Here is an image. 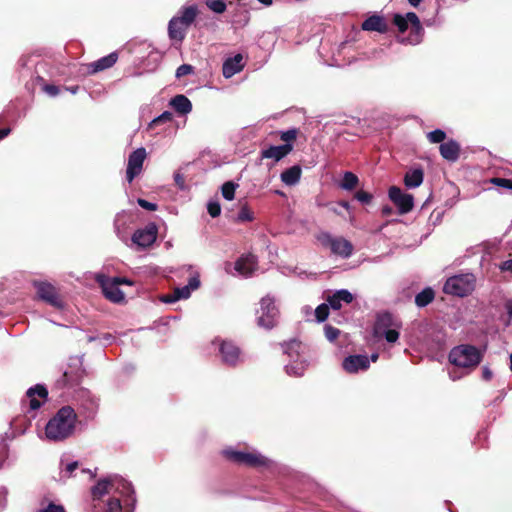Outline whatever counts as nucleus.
<instances>
[{
  "label": "nucleus",
  "instance_id": "7",
  "mask_svg": "<svg viewBox=\"0 0 512 512\" xmlns=\"http://www.w3.org/2000/svg\"><path fill=\"white\" fill-rule=\"evenodd\" d=\"M222 455L228 461L238 465H245L247 467L258 468L269 465V460L257 452H243L227 448L222 451Z\"/></svg>",
  "mask_w": 512,
  "mask_h": 512
},
{
  "label": "nucleus",
  "instance_id": "3",
  "mask_svg": "<svg viewBox=\"0 0 512 512\" xmlns=\"http://www.w3.org/2000/svg\"><path fill=\"white\" fill-rule=\"evenodd\" d=\"M448 358L450 363L457 367L473 370L482 361L483 354L473 345L462 344L454 347L450 351Z\"/></svg>",
  "mask_w": 512,
  "mask_h": 512
},
{
  "label": "nucleus",
  "instance_id": "35",
  "mask_svg": "<svg viewBox=\"0 0 512 512\" xmlns=\"http://www.w3.org/2000/svg\"><path fill=\"white\" fill-rule=\"evenodd\" d=\"M206 6L213 12L222 14L226 11L227 5L224 0H206Z\"/></svg>",
  "mask_w": 512,
  "mask_h": 512
},
{
  "label": "nucleus",
  "instance_id": "28",
  "mask_svg": "<svg viewBox=\"0 0 512 512\" xmlns=\"http://www.w3.org/2000/svg\"><path fill=\"white\" fill-rule=\"evenodd\" d=\"M424 179V172L422 169H414L407 172L404 177V184L408 188H416L420 186Z\"/></svg>",
  "mask_w": 512,
  "mask_h": 512
},
{
  "label": "nucleus",
  "instance_id": "61",
  "mask_svg": "<svg viewBox=\"0 0 512 512\" xmlns=\"http://www.w3.org/2000/svg\"><path fill=\"white\" fill-rule=\"evenodd\" d=\"M378 357H379V355L377 353H374V354L371 355L370 359H371L372 362H376Z\"/></svg>",
  "mask_w": 512,
  "mask_h": 512
},
{
  "label": "nucleus",
  "instance_id": "30",
  "mask_svg": "<svg viewBox=\"0 0 512 512\" xmlns=\"http://www.w3.org/2000/svg\"><path fill=\"white\" fill-rule=\"evenodd\" d=\"M189 296H190L189 286H185L182 288L175 289L173 294L165 296L162 300L166 303H173L180 299H186Z\"/></svg>",
  "mask_w": 512,
  "mask_h": 512
},
{
  "label": "nucleus",
  "instance_id": "8",
  "mask_svg": "<svg viewBox=\"0 0 512 512\" xmlns=\"http://www.w3.org/2000/svg\"><path fill=\"white\" fill-rule=\"evenodd\" d=\"M475 288V277L473 274H461L448 278L444 284L443 291L446 294L464 297L469 295Z\"/></svg>",
  "mask_w": 512,
  "mask_h": 512
},
{
  "label": "nucleus",
  "instance_id": "17",
  "mask_svg": "<svg viewBox=\"0 0 512 512\" xmlns=\"http://www.w3.org/2000/svg\"><path fill=\"white\" fill-rule=\"evenodd\" d=\"M47 397L48 390L46 389L45 386L37 384L34 387L29 388L26 392V398L28 401L29 409L31 411L39 409L43 402L47 399ZM25 402L26 400L23 401V403Z\"/></svg>",
  "mask_w": 512,
  "mask_h": 512
},
{
  "label": "nucleus",
  "instance_id": "25",
  "mask_svg": "<svg viewBox=\"0 0 512 512\" xmlns=\"http://www.w3.org/2000/svg\"><path fill=\"white\" fill-rule=\"evenodd\" d=\"M243 56L236 54L234 57L227 58L222 66V73L225 78H230L236 73L242 71L244 65L242 63Z\"/></svg>",
  "mask_w": 512,
  "mask_h": 512
},
{
  "label": "nucleus",
  "instance_id": "38",
  "mask_svg": "<svg viewBox=\"0 0 512 512\" xmlns=\"http://www.w3.org/2000/svg\"><path fill=\"white\" fill-rule=\"evenodd\" d=\"M315 316L319 322L325 321L329 316V306L325 303L320 304L315 310Z\"/></svg>",
  "mask_w": 512,
  "mask_h": 512
},
{
  "label": "nucleus",
  "instance_id": "52",
  "mask_svg": "<svg viewBox=\"0 0 512 512\" xmlns=\"http://www.w3.org/2000/svg\"><path fill=\"white\" fill-rule=\"evenodd\" d=\"M79 467V464L77 461H74L72 463H69L65 468L66 477H70L72 473Z\"/></svg>",
  "mask_w": 512,
  "mask_h": 512
},
{
  "label": "nucleus",
  "instance_id": "60",
  "mask_svg": "<svg viewBox=\"0 0 512 512\" xmlns=\"http://www.w3.org/2000/svg\"><path fill=\"white\" fill-rule=\"evenodd\" d=\"M408 2H409L412 6L417 7V6L420 4L421 0H408Z\"/></svg>",
  "mask_w": 512,
  "mask_h": 512
},
{
  "label": "nucleus",
  "instance_id": "15",
  "mask_svg": "<svg viewBox=\"0 0 512 512\" xmlns=\"http://www.w3.org/2000/svg\"><path fill=\"white\" fill-rule=\"evenodd\" d=\"M219 352L222 362L228 366L235 367L240 362L241 351L232 341L223 340L220 343Z\"/></svg>",
  "mask_w": 512,
  "mask_h": 512
},
{
  "label": "nucleus",
  "instance_id": "32",
  "mask_svg": "<svg viewBox=\"0 0 512 512\" xmlns=\"http://www.w3.org/2000/svg\"><path fill=\"white\" fill-rule=\"evenodd\" d=\"M358 177L352 172H345L341 187L345 190H353L358 184Z\"/></svg>",
  "mask_w": 512,
  "mask_h": 512
},
{
  "label": "nucleus",
  "instance_id": "27",
  "mask_svg": "<svg viewBox=\"0 0 512 512\" xmlns=\"http://www.w3.org/2000/svg\"><path fill=\"white\" fill-rule=\"evenodd\" d=\"M301 173V167L299 165H294L281 173V180L286 185H295L299 182Z\"/></svg>",
  "mask_w": 512,
  "mask_h": 512
},
{
  "label": "nucleus",
  "instance_id": "55",
  "mask_svg": "<svg viewBox=\"0 0 512 512\" xmlns=\"http://www.w3.org/2000/svg\"><path fill=\"white\" fill-rule=\"evenodd\" d=\"M482 378L484 380H486V381L491 380V378H492V371L489 368L484 367L483 371H482Z\"/></svg>",
  "mask_w": 512,
  "mask_h": 512
},
{
  "label": "nucleus",
  "instance_id": "56",
  "mask_svg": "<svg viewBox=\"0 0 512 512\" xmlns=\"http://www.w3.org/2000/svg\"><path fill=\"white\" fill-rule=\"evenodd\" d=\"M7 454L4 445L0 444V468L2 467L4 461L6 460Z\"/></svg>",
  "mask_w": 512,
  "mask_h": 512
},
{
  "label": "nucleus",
  "instance_id": "48",
  "mask_svg": "<svg viewBox=\"0 0 512 512\" xmlns=\"http://www.w3.org/2000/svg\"><path fill=\"white\" fill-rule=\"evenodd\" d=\"M174 181H175L176 186L179 189H181V190L185 189V187H186L185 186V176L182 173L176 172L174 174Z\"/></svg>",
  "mask_w": 512,
  "mask_h": 512
},
{
  "label": "nucleus",
  "instance_id": "4",
  "mask_svg": "<svg viewBox=\"0 0 512 512\" xmlns=\"http://www.w3.org/2000/svg\"><path fill=\"white\" fill-rule=\"evenodd\" d=\"M401 327V321L385 311L377 314L373 332L376 337H384L388 343H395L399 339Z\"/></svg>",
  "mask_w": 512,
  "mask_h": 512
},
{
  "label": "nucleus",
  "instance_id": "36",
  "mask_svg": "<svg viewBox=\"0 0 512 512\" xmlns=\"http://www.w3.org/2000/svg\"><path fill=\"white\" fill-rule=\"evenodd\" d=\"M427 139L430 143H433V144L440 143V145H441L442 143H444V140L446 139V133H445V131H443L441 129H436V130H433V131L427 133Z\"/></svg>",
  "mask_w": 512,
  "mask_h": 512
},
{
  "label": "nucleus",
  "instance_id": "33",
  "mask_svg": "<svg viewBox=\"0 0 512 512\" xmlns=\"http://www.w3.org/2000/svg\"><path fill=\"white\" fill-rule=\"evenodd\" d=\"M237 222H251L254 220V214L251 211V209L248 207L247 204H244L241 206L238 215H237Z\"/></svg>",
  "mask_w": 512,
  "mask_h": 512
},
{
  "label": "nucleus",
  "instance_id": "24",
  "mask_svg": "<svg viewBox=\"0 0 512 512\" xmlns=\"http://www.w3.org/2000/svg\"><path fill=\"white\" fill-rule=\"evenodd\" d=\"M257 268V258L253 254H247L245 256H241L235 262V269L240 274L248 276L251 275Z\"/></svg>",
  "mask_w": 512,
  "mask_h": 512
},
{
  "label": "nucleus",
  "instance_id": "43",
  "mask_svg": "<svg viewBox=\"0 0 512 512\" xmlns=\"http://www.w3.org/2000/svg\"><path fill=\"white\" fill-rule=\"evenodd\" d=\"M192 73H194V67L192 65L182 64L176 70V77L181 78Z\"/></svg>",
  "mask_w": 512,
  "mask_h": 512
},
{
  "label": "nucleus",
  "instance_id": "34",
  "mask_svg": "<svg viewBox=\"0 0 512 512\" xmlns=\"http://www.w3.org/2000/svg\"><path fill=\"white\" fill-rule=\"evenodd\" d=\"M237 184H235L234 182L232 181H227L225 182L223 185H222V188H221V191H222V196L226 199V200H233L234 197H235V190L237 188Z\"/></svg>",
  "mask_w": 512,
  "mask_h": 512
},
{
  "label": "nucleus",
  "instance_id": "10",
  "mask_svg": "<svg viewBox=\"0 0 512 512\" xmlns=\"http://www.w3.org/2000/svg\"><path fill=\"white\" fill-rule=\"evenodd\" d=\"M257 325L264 329H272L278 323L279 310L275 305L274 299L266 296L260 301V308L256 311Z\"/></svg>",
  "mask_w": 512,
  "mask_h": 512
},
{
  "label": "nucleus",
  "instance_id": "11",
  "mask_svg": "<svg viewBox=\"0 0 512 512\" xmlns=\"http://www.w3.org/2000/svg\"><path fill=\"white\" fill-rule=\"evenodd\" d=\"M99 282L104 296L114 303H121L124 301V293L120 290L119 286L121 284L132 285V281L125 277H105L99 276L97 278Z\"/></svg>",
  "mask_w": 512,
  "mask_h": 512
},
{
  "label": "nucleus",
  "instance_id": "44",
  "mask_svg": "<svg viewBox=\"0 0 512 512\" xmlns=\"http://www.w3.org/2000/svg\"><path fill=\"white\" fill-rule=\"evenodd\" d=\"M207 211L212 218L218 217L221 214L220 203L217 201L209 202L207 205Z\"/></svg>",
  "mask_w": 512,
  "mask_h": 512
},
{
  "label": "nucleus",
  "instance_id": "54",
  "mask_svg": "<svg viewBox=\"0 0 512 512\" xmlns=\"http://www.w3.org/2000/svg\"><path fill=\"white\" fill-rule=\"evenodd\" d=\"M501 271H508L512 273V260H506L502 262L499 266Z\"/></svg>",
  "mask_w": 512,
  "mask_h": 512
},
{
  "label": "nucleus",
  "instance_id": "57",
  "mask_svg": "<svg viewBox=\"0 0 512 512\" xmlns=\"http://www.w3.org/2000/svg\"><path fill=\"white\" fill-rule=\"evenodd\" d=\"M200 285V281L197 278H191L189 281V289H197Z\"/></svg>",
  "mask_w": 512,
  "mask_h": 512
},
{
  "label": "nucleus",
  "instance_id": "46",
  "mask_svg": "<svg viewBox=\"0 0 512 512\" xmlns=\"http://www.w3.org/2000/svg\"><path fill=\"white\" fill-rule=\"evenodd\" d=\"M339 334H340L339 329H337L331 325H328L325 327V335H326L327 339H329L330 341L337 339Z\"/></svg>",
  "mask_w": 512,
  "mask_h": 512
},
{
  "label": "nucleus",
  "instance_id": "26",
  "mask_svg": "<svg viewBox=\"0 0 512 512\" xmlns=\"http://www.w3.org/2000/svg\"><path fill=\"white\" fill-rule=\"evenodd\" d=\"M170 105L175 109L176 112L182 115H186L192 111V103L191 101L182 94L174 96Z\"/></svg>",
  "mask_w": 512,
  "mask_h": 512
},
{
  "label": "nucleus",
  "instance_id": "31",
  "mask_svg": "<svg viewBox=\"0 0 512 512\" xmlns=\"http://www.w3.org/2000/svg\"><path fill=\"white\" fill-rule=\"evenodd\" d=\"M301 345L302 344L300 341L292 339L282 344V347L284 353L287 354L289 357L293 358L294 356H299V350L301 348Z\"/></svg>",
  "mask_w": 512,
  "mask_h": 512
},
{
  "label": "nucleus",
  "instance_id": "39",
  "mask_svg": "<svg viewBox=\"0 0 512 512\" xmlns=\"http://www.w3.org/2000/svg\"><path fill=\"white\" fill-rule=\"evenodd\" d=\"M354 198L361 202L362 204H370L372 202V199H373V195L367 191H364V190H358L355 194H354Z\"/></svg>",
  "mask_w": 512,
  "mask_h": 512
},
{
  "label": "nucleus",
  "instance_id": "16",
  "mask_svg": "<svg viewBox=\"0 0 512 512\" xmlns=\"http://www.w3.org/2000/svg\"><path fill=\"white\" fill-rule=\"evenodd\" d=\"M36 288L37 295L40 299L54 307H62V301L56 291V288L52 284L47 282H40L36 285Z\"/></svg>",
  "mask_w": 512,
  "mask_h": 512
},
{
  "label": "nucleus",
  "instance_id": "37",
  "mask_svg": "<svg viewBox=\"0 0 512 512\" xmlns=\"http://www.w3.org/2000/svg\"><path fill=\"white\" fill-rule=\"evenodd\" d=\"M297 135L298 130L296 128H292L287 131L280 132V139L284 141L285 144H292V142L296 140Z\"/></svg>",
  "mask_w": 512,
  "mask_h": 512
},
{
  "label": "nucleus",
  "instance_id": "13",
  "mask_svg": "<svg viewBox=\"0 0 512 512\" xmlns=\"http://www.w3.org/2000/svg\"><path fill=\"white\" fill-rule=\"evenodd\" d=\"M146 157L147 153L143 147L134 150L129 155L126 169V179L129 183H132L141 174Z\"/></svg>",
  "mask_w": 512,
  "mask_h": 512
},
{
  "label": "nucleus",
  "instance_id": "12",
  "mask_svg": "<svg viewBox=\"0 0 512 512\" xmlns=\"http://www.w3.org/2000/svg\"><path fill=\"white\" fill-rule=\"evenodd\" d=\"M86 372L81 363L69 364L56 381L59 389L74 388L81 384Z\"/></svg>",
  "mask_w": 512,
  "mask_h": 512
},
{
  "label": "nucleus",
  "instance_id": "14",
  "mask_svg": "<svg viewBox=\"0 0 512 512\" xmlns=\"http://www.w3.org/2000/svg\"><path fill=\"white\" fill-rule=\"evenodd\" d=\"M390 200L397 206L399 214H407L414 207V198L411 194L404 193L399 187L392 186L388 192Z\"/></svg>",
  "mask_w": 512,
  "mask_h": 512
},
{
  "label": "nucleus",
  "instance_id": "50",
  "mask_svg": "<svg viewBox=\"0 0 512 512\" xmlns=\"http://www.w3.org/2000/svg\"><path fill=\"white\" fill-rule=\"evenodd\" d=\"M327 302L329 303L328 306L334 310H339L341 308V301L338 298H335V293L327 298Z\"/></svg>",
  "mask_w": 512,
  "mask_h": 512
},
{
  "label": "nucleus",
  "instance_id": "41",
  "mask_svg": "<svg viewBox=\"0 0 512 512\" xmlns=\"http://www.w3.org/2000/svg\"><path fill=\"white\" fill-rule=\"evenodd\" d=\"M173 118V115L171 112L169 111H165L163 112L160 116H158L157 118H155L151 123H150V127H154L160 123H165V122H169L171 121Z\"/></svg>",
  "mask_w": 512,
  "mask_h": 512
},
{
  "label": "nucleus",
  "instance_id": "62",
  "mask_svg": "<svg viewBox=\"0 0 512 512\" xmlns=\"http://www.w3.org/2000/svg\"><path fill=\"white\" fill-rule=\"evenodd\" d=\"M340 205H341L343 208H345V209H349V207H350V206H349V203H348V202H346V201H342V202L340 203Z\"/></svg>",
  "mask_w": 512,
  "mask_h": 512
},
{
  "label": "nucleus",
  "instance_id": "23",
  "mask_svg": "<svg viewBox=\"0 0 512 512\" xmlns=\"http://www.w3.org/2000/svg\"><path fill=\"white\" fill-rule=\"evenodd\" d=\"M293 150V144L270 146L261 151V158L274 159L276 162L286 157Z\"/></svg>",
  "mask_w": 512,
  "mask_h": 512
},
{
  "label": "nucleus",
  "instance_id": "1",
  "mask_svg": "<svg viewBox=\"0 0 512 512\" xmlns=\"http://www.w3.org/2000/svg\"><path fill=\"white\" fill-rule=\"evenodd\" d=\"M77 414L71 406L61 407L45 427L46 437L53 441L69 438L75 430Z\"/></svg>",
  "mask_w": 512,
  "mask_h": 512
},
{
  "label": "nucleus",
  "instance_id": "6",
  "mask_svg": "<svg viewBox=\"0 0 512 512\" xmlns=\"http://www.w3.org/2000/svg\"><path fill=\"white\" fill-rule=\"evenodd\" d=\"M393 24L397 26L400 33L407 31L410 25V34L408 40L412 44L419 43L423 34V27L419 17L414 12H408L405 16L395 14L393 16Z\"/></svg>",
  "mask_w": 512,
  "mask_h": 512
},
{
  "label": "nucleus",
  "instance_id": "42",
  "mask_svg": "<svg viewBox=\"0 0 512 512\" xmlns=\"http://www.w3.org/2000/svg\"><path fill=\"white\" fill-rule=\"evenodd\" d=\"M106 512H122V505L120 499L111 498L107 503Z\"/></svg>",
  "mask_w": 512,
  "mask_h": 512
},
{
  "label": "nucleus",
  "instance_id": "64",
  "mask_svg": "<svg viewBox=\"0 0 512 512\" xmlns=\"http://www.w3.org/2000/svg\"><path fill=\"white\" fill-rule=\"evenodd\" d=\"M510 369L512 371V353L510 354Z\"/></svg>",
  "mask_w": 512,
  "mask_h": 512
},
{
  "label": "nucleus",
  "instance_id": "47",
  "mask_svg": "<svg viewBox=\"0 0 512 512\" xmlns=\"http://www.w3.org/2000/svg\"><path fill=\"white\" fill-rule=\"evenodd\" d=\"M137 203L139 204L140 207H142L143 209L149 210V211H156L158 208L157 204L149 202L142 198H139L137 200Z\"/></svg>",
  "mask_w": 512,
  "mask_h": 512
},
{
  "label": "nucleus",
  "instance_id": "49",
  "mask_svg": "<svg viewBox=\"0 0 512 512\" xmlns=\"http://www.w3.org/2000/svg\"><path fill=\"white\" fill-rule=\"evenodd\" d=\"M38 512H65V509L62 505L50 503L45 509H41Z\"/></svg>",
  "mask_w": 512,
  "mask_h": 512
},
{
  "label": "nucleus",
  "instance_id": "40",
  "mask_svg": "<svg viewBox=\"0 0 512 512\" xmlns=\"http://www.w3.org/2000/svg\"><path fill=\"white\" fill-rule=\"evenodd\" d=\"M491 183L498 187L512 190V179L494 177L491 179Z\"/></svg>",
  "mask_w": 512,
  "mask_h": 512
},
{
  "label": "nucleus",
  "instance_id": "20",
  "mask_svg": "<svg viewBox=\"0 0 512 512\" xmlns=\"http://www.w3.org/2000/svg\"><path fill=\"white\" fill-rule=\"evenodd\" d=\"M361 29L385 34L389 31V24L383 16L373 14L362 22Z\"/></svg>",
  "mask_w": 512,
  "mask_h": 512
},
{
  "label": "nucleus",
  "instance_id": "63",
  "mask_svg": "<svg viewBox=\"0 0 512 512\" xmlns=\"http://www.w3.org/2000/svg\"><path fill=\"white\" fill-rule=\"evenodd\" d=\"M292 369H293V366H291V365H287V366H286V371H287V373L291 374V370H292Z\"/></svg>",
  "mask_w": 512,
  "mask_h": 512
},
{
  "label": "nucleus",
  "instance_id": "5",
  "mask_svg": "<svg viewBox=\"0 0 512 512\" xmlns=\"http://www.w3.org/2000/svg\"><path fill=\"white\" fill-rule=\"evenodd\" d=\"M111 490H115L125 495L133 493L131 483L123 478L115 476L99 480L97 484L91 488L92 498L94 501L101 500L102 497L108 494Z\"/></svg>",
  "mask_w": 512,
  "mask_h": 512
},
{
  "label": "nucleus",
  "instance_id": "2",
  "mask_svg": "<svg viewBox=\"0 0 512 512\" xmlns=\"http://www.w3.org/2000/svg\"><path fill=\"white\" fill-rule=\"evenodd\" d=\"M179 16H174L168 24V36L172 41L182 43L186 37L188 28L192 25L198 15L195 5L184 7L180 10Z\"/></svg>",
  "mask_w": 512,
  "mask_h": 512
},
{
  "label": "nucleus",
  "instance_id": "18",
  "mask_svg": "<svg viewBox=\"0 0 512 512\" xmlns=\"http://www.w3.org/2000/svg\"><path fill=\"white\" fill-rule=\"evenodd\" d=\"M157 237V227L154 224L144 229H138L132 236V241L140 247H148L152 245Z\"/></svg>",
  "mask_w": 512,
  "mask_h": 512
},
{
  "label": "nucleus",
  "instance_id": "19",
  "mask_svg": "<svg viewBox=\"0 0 512 512\" xmlns=\"http://www.w3.org/2000/svg\"><path fill=\"white\" fill-rule=\"evenodd\" d=\"M342 367L347 373H357L370 367V359L366 355H350L343 360Z\"/></svg>",
  "mask_w": 512,
  "mask_h": 512
},
{
  "label": "nucleus",
  "instance_id": "51",
  "mask_svg": "<svg viewBox=\"0 0 512 512\" xmlns=\"http://www.w3.org/2000/svg\"><path fill=\"white\" fill-rule=\"evenodd\" d=\"M44 91L50 96H57L59 94V88L53 84H47L44 86Z\"/></svg>",
  "mask_w": 512,
  "mask_h": 512
},
{
  "label": "nucleus",
  "instance_id": "59",
  "mask_svg": "<svg viewBox=\"0 0 512 512\" xmlns=\"http://www.w3.org/2000/svg\"><path fill=\"white\" fill-rule=\"evenodd\" d=\"M10 133L9 128H2L0 129V140L6 137Z\"/></svg>",
  "mask_w": 512,
  "mask_h": 512
},
{
  "label": "nucleus",
  "instance_id": "53",
  "mask_svg": "<svg viewBox=\"0 0 512 512\" xmlns=\"http://www.w3.org/2000/svg\"><path fill=\"white\" fill-rule=\"evenodd\" d=\"M505 310L507 312V315H508V319L506 321V325H509L511 320H512V300H507L505 302Z\"/></svg>",
  "mask_w": 512,
  "mask_h": 512
},
{
  "label": "nucleus",
  "instance_id": "58",
  "mask_svg": "<svg viewBox=\"0 0 512 512\" xmlns=\"http://www.w3.org/2000/svg\"><path fill=\"white\" fill-rule=\"evenodd\" d=\"M392 212H393L392 207H390L388 205L382 207L381 213L383 216H389L392 214Z\"/></svg>",
  "mask_w": 512,
  "mask_h": 512
},
{
  "label": "nucleus",
  "instance_id": "21",
  "mask_svg": "<svg viewBox=\"0 0 512 512\" xmlns=\"http://www.w3.org/2000/svg\"><path fill=\"white\" fill-rule=\"evenodd\" d=\"M439 152L445 160L456 162L460 157L461 147L456 140L450 139L440 145Z\"/></svg>",
  "mask_w": 512,
  "mask_h": 512
},
{
  "label": "nucleus",
  "instance_id": "29",
  "mask_svg": "<svg viewBox=\"0 0 512 512\" xmlns=\"http://www.w3.org/2000/svg\"><path fill=\"white\" fill-rule=\"evenodd\" d=\"M435 298V292L431 287L423 289L415 296V304L422 308L430 304Z\"/></svg>",
  "mask_w": 512,
  "mask_h": 512
},
{
  "label": "nucleus",
  "instance_id": "9",
  "mask_svg": "<svg viewBox=\"0 0 512 512\" xmlns=\"http://www.w3.org/2000/svg\"><path fill=\"white\" fill-rule=\"evenodd\" d=\"M317 241L331 253L342 258H349L354 250L352 243L344 237H333L328 232H320L316 235Z\"/></svg>",
  "mask_w": 512,
  "mask_h": 512
},
{
  "label": "nucleus",
  "instance_id": "45",
  "mask_svg": "<svg viewBox=\"0 0 512 512\" xmlns=\"http://www.w3.org/2000/svg\"><path fill=\"white\" fill-rule=\"evenodd\" d=\"M335 298H338L340 301H343L347 304L353 301V295L345 289L335 292Z\"/></svg>",
  "mask_w": 512,
  "mask_h": 512
},
{
  "label": "nucleus",
  "instance_id": "22",
  "mask_svg": "<svg viewBox=\"0 0 512 512\" xmlns=\"http://www.w3.org/2000/svg\"><path fill=\"white\" fill-rule=\"evenodd\" d=\"M118 60V54L112 52L109 55L98 59L87 65V72L89 74H95L112 67Z\"/></svg>",
  "mask_w": 512,
  "mask_h": 512
}]
</instances>
